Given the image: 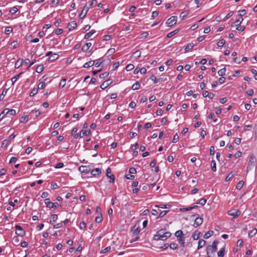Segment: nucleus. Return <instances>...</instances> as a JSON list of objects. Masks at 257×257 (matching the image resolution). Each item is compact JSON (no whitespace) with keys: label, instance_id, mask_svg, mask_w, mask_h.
Wrapping results in <instances>:
<instances>
[{"label":"nucleus","instance_id":"f257e3e1","mask_svg":"<svg viewBox=\"0 0 257 257\" xmlns=\"http://www.w3.org/2000/svg\"><path fill=\"white\" fill-rule=\"evenodd\" d=\"M171 235V233L168 231H165V229H161L157 231V234L154 236L156 240H166Z\"/></svg>","mask_w":257,"mask_h":257},{"label":"nucleus","instance_id":"f03ea898","mask_svg":"<svg viewBox=\"0 0 257 257\" xmlns=\"http://www.w3.org/2000/svg\"><path fill=\"white\" fill-rule=\"evenodd\" d=\"M219 241L215 240L213 242L212 245H209L207 246V257H214L215 256V252L217 249V245Z\"/></svg>","mask_w":257,"mask_h":257},{"label":"nucleus","instance_id":"7ed1b4c3","mask_svg":"<svg viewBox=\"0 0 257 257\" xmlns=\"http://www.w3.org/2000/svg\"><path fill=\"white\" fill-rule=\"evenodd\" d=\"M257 160L255 156L253 154L251 155L247 164L246 172H248L249 170H251L255 166Z\"/></svg>","mask_w":257,"mask_h":257},{"label":"nucleus","instance_id":"20e7f679","mask_svg":"<svg viewBox=\"0 0 257 257\" xmlns=\"http://www.w3.org/2000/svg\"><path fill=\"white\" fill-rule=\"evenodd\" d=\"M241 214V211L237 209H232L228 211V214L232 216L234 218L238 217Z\"/></svg>","mask_w":257,"mask_h":257},{"label":"nucleus","instance_id":"39448f33","mask_svg":"<svg viewBox=\"0 0 257 257\" xmlns=\"http://www.w3.org/2000/svg\"><path fill=\"white\" fill-rule=\"evenodd\" d=\"M23 62L25 63V65H27L28 64L29 62H30V60L27 58L25 59V60L24 61L22 58H19L15 64V68L18 69L20 68L23 64Z\"/></svg>","mask_w":257,"mask_h":257},{"label":"nucleus","instance_id":"423d86ee","mask_svg":"<svg viewBox=\"0 0 257 257\" xmlns=\"http://www.w3.org/2000/svg\"><path fill=\"white\" fill-rule=\"evenodd\" d=\"M177 21V17L176 16H172L167 20L166 23L168 27H171L176 24Z\"/></svg>","mask_w":257,"mask_h":257},{"label":"nucleus","instance_id":"0eeeda50","mask_svg":"<svg viewBox=\"0 0 257 257\" xmlns=\"http://www.w3.org/2000/svg\"><path fill=\"white\" fill-rule=\"evenodd\" d=\"M16 228V234L21 237H23L25 234V231L22 228V227L19 225H17L15 226Z\"/></svg>","mask_w":257,"mask_h":257},{"label":"nucleus","instance_id":"6e6552de","mask_svg":"<svg viewBox=\"0 0 257 257\" xmlns=\"http://www.w3.org/2000/svg\"><path fill=\"white\" fill-rule=\"evenodd\" d=\"M3 114H4V115H7L8 114H10L11 115H14L16 114V112L15 109H9L8 108H6L0 114V117L1 116V115Z\"/></svg>","mask_w":257,"mask_h":257},{"label":"nucleus","instance_id":"1a4fd4ad","mask_svg":"<svg viewBox=\"0 0 257 257\" xmlns=\"http://www.w3.org/2000/svg\"><path fill=\"white\" fill-rule=\"evenodd\" d=\"M79 171L81 173L85 174L88 173L90 171V169L89 167L86 166H81L79 167Z\"/></svg>","mask_w":257,"mask_h":257},{"label":"nucleus","instance_id":"9d476101","mask_svg":"<svg viewBox=\"0 0 257 257\" xmlns=\"http://www.w3.org/2000/svg\"><path fill=\"white\" fill-rule=\"evenodd\" d=\"M198 216L195 218L194 223V226L195 227H197L198 226L200 225L202 222H203V219L199 216V215H197Z\"/></svg>","mask_w":257,"mask_h":257},{"label":"nucleus","instance_id":"9b49d317","mask_svg":"<svg viewBox=\"0 0 257 257\" xmlns=\"http://www.w3.org/2000/svg\"><path fill=\"white\" fill-rule=\"evenodd\" d=\"M77 27V23L75 21H72L68 23L67 27L69 31L74 30Z\"/></svg>","mask_w":257,"mask_h":257},{"label":"nucleus","instance_id":"f8f14e48","mask_svg":"<svg viewBox=\"0 0 257 257\" xmlns=\"http://www.w3.org/2000/svg\"><path fill=\"white\" fill-rule=\"evenodd\" d=\"M101 172L100 169L95 168L91 171V174L93 177H96L99 175Z\"/></svg>","mask_w":257,"mask_h":257},{"label":"nucleus","instance_id":"ddd939ff","mask_svg":"<svg viewBox=\"0 0 257 257\" xmlns=\"http://www.w3.org/2000/svg\"><path fill=\"white\" fill-rule=\"evenodd\" d=\"M112 82V80L111 79H108L105 82H104L102 84L100 85V88L102 89H105L108 86V85Z\"/></svg>","mask_w":257,"mask_h":257},{"label":"nucleus","instance_id":"4468645a","mask_svg":"<svg viewBox=\"0 0 257 257\" xmlns=\"http://www.w3.org/2000/svg\"><path fill=\"white\" fill-rule=\"evenodd\" d=\"M91 134L90 130H82L81 131L79 136L80 138H82L84 136H89Z\"/></svg>","mask_w":257,"mask_h":257},{"label":"nucleus","instance_id":"2eb2a0df","mask_svg":"<svg viewBox=\"0 0 257 257\" xmlns=\"http://www.w3.org/2000/svg\"><path fill=\"white\" fill-rule=\"evenodd\" d=\"M59 58V55L56 54V53H54V54H52L49 58L48 59V60L50 61V62H53L55 60L58 59Z\"/></svg>","mask_w":257,"mask_h":257},{"label":"nucleus","instance_id":"dca6fc26","mask_svg":"<svg viewBox=\"0 0 257 257\" xmlns=\"http://www.w3.org/2000/svg\"><path fill=\"white\" fill-rule=\"evenodd\" d=\"M92 44L91 43H86L85 44L83 45L81 48V50L83 52H86L89 48L91 46Z\"/></svg>","mask_w":257,"mask_h":257},{"label":"nucleus","instance_id":"f3484780","mask_svg":"<svg viewBox=\"0 0 257 257\" xmlns=\"http://www.w3.org/2000/svg\"><path fill=\"white\" fill-rule=\"evenodd\" d=\"M89 8L86 7V6L83 8L82 11H81V13L80 15V17H81L83 14V16L82 17H81V18H83L87 14L88 11V10H89Z\"/></svg>","mask_w":257,"mask_h":257},{"label":"nucleus","instance_id":"a211bd4d","mask_svg":"<svg viewBox=\"0 0 257 257\" xmlns=\"http://www.w3.org/2000/svg\"><path fill=\"white\" fill-rule=\"evenodd\" d=\"M201 232L198 230H196L192 235V237L194 240H197L200 237Z\"/></svg>","mask_w":257,"mask_h":257},{"label":"nucleus","instance_id":"6ab92c4d","mask_svg":"<svg viewBox=\"0 0 257 257\" xmlns=\"http://www.w3.org/2000/svg\"><path fill=\"white\" fill-rule=\"evenodd\" d=\"M96 32V31L94 30H92L89 32L86 33L84 37V39H88L91 36Z\"/></svg>","mask_w":257,"mask_h":257},{"label":"nucleus","instance_id":"aec40b11","mask_svg":"<svg viewBox=\"0 0 257 257\" xmlns=\"http://www.w3.org/2000/svg\"><path fill=\"white\" fill-rule=\"evenodd\" d=\"M206 241L204 239H200L198 241L197 249H199L205 245Z\"/></svg>","mask_w":257,"mask_h":257},{"label":"nucleus","instance_id":"412c9836","mask_svg":"<svg viewBox=\"0 0 257 257\" xmlns=\"http://www.w3.org/2000/svg\"><path fill=\"white\" fill-rule=\"evenodd\" d=\"M94 65V61L93 60H90L88 61V62H86L83 65L84 68H88L90 67H91Z\"/></svg>","mask_w":257,"mask_h":257},{"label":"nucleus","instance_id":"4be33fe9","mask_svg":"<svg viewBox=\"0 0 257 257\" xmlns=\"http://www.w3.org/2000/svg\"><path fill=\"white\" fill-rule=\"evenodd\" d=\"M96 62H94L95 66L96 67H99L103 62L104 61V60L102 58H100L96 60Z\"/></svg>","mask_w":257,"mask_h":257},{"label":"nucleus","instance_id":"5701e85b","mask_svg":"<svg viewBox=\"0 0 257 257\" xmlns=\"http://www.w3.org/2000/svg\"><path fill=\"white\" fill-rule=\"evenodd\" d=\"M194 46V44L193 43H190L187 45L185 48V52L186 53L190 51Z\"/></svg>","mask_w":257,"mask_h":257},{"label":"nucleus","instance_id":"b1692460","mask_svg":"<svg viewBox=\"0 0 257 257\" xmlns=\"http://www.w3.org/2000/svg\"><path fill=\"white\" fill-rule=\"evenodd\" d=\"M213 231L209 230L207 232H206L203 236V238L205 239H207L209 237L211 236L213 234Z\"/></svg>","mask_w":257,"mask_h":257},{"label":"nucleus","instance_id":"393cba45","mask_svg":"<svg viewBox=\"0 0 257 257\" xmlns=\"http://www.w3.org/2000/svg\"><path fill=\"white\" fill-rule=\"evenodd\" d=\"M225 254V248L222 247L217 253L218 257H223Z\"/></svg>","mask_w":257,"mask_h":257},{"label":"nucleus","instance_id":"a878e982","mask_svg":"<svg viewBox=\"0 0 257 257\" xmlns=\"http://www.w3.org/2000/svg\"><path fill=\"white\" fill-rule=\"evenodd\" d=\"M256 233L257 229L256 228H253L248 233V237L251 238L254 236Z\"/></svg>","mask_w":257,"mask_h":257},{"label":"nucleus","instance_id":"bb28decb","mask_svg":"<svg viewBox=\"0 0 257 257\" xmlns=\"http://www.w3.org/2000/svg\"><path fill=\"white\" fill-rule=\"evenodd\" d=\"M175 236L177 237L178 239L180 237H183V231L181 230H179L177 231L175 233Z\"/></svg>","mask_w":257,"mask_h":257},{"label":"nucleus","instance_id":"cd10ccee","mask_svg":"<svg viewBox=\"0 0 257 257\" xmlns=\"http://www.w3.org/2000/svg\"><path fill=\"white\" fill-rule=\"evenodd\" d=\"M23 72H20L19 74L15 76L14 77H13L12 79H11V80H12V84H14V83L19 79V78L20 77V75L23 74Z\"/></svg>","mask_w":257,"mask_h":257},{"label":"nucleus","instance_id":"c85d7f7f","mask_svg":"<svg viewBox=\"0 0 257 257\" xmlns=\"http://www.w3.org/2000/svg\"><path fill=\"white\" fill-rule=\"evenodd\" d=\"M45 203L46 204V206L48 208H52L51 206L52 205V202L50 201V200L49 198H46L45 199Z\"/></svg>","mask_w":257,"mask_h":257},{"label":"nucleus","instance_id":"c756f323","mask_svg":"<svg viewBox=\"0 0 257 257\" xmlns=\"http://www.w3.org/2000/svg\"><path fill=\"white\" fill-rule=\"evenodd\" d=\"M140 84L138 81L136 82L132 86V89L134 90H138L139 89Z\"/></svg>","mask_w":257,"mask_h":257},{"label":"nucleus","instance_id":"7c9ffc66","mask_svg":"<svg viewBox=\"0 0 257 257\" xmlns=\"http://www.w3.org/2000/svg\"><path fill=\"white\" fill-rule=\"evenodd\" d=\"M57 219H58V215L57 214H53L50 218V223L55 222L56 221Z\"/></svg>","mask_w":257,"mask_h":257},{"label":"nucleus","instance_id":"2f4dec72","mask_svg":"<svg viewBox=\"0 0 257 257\" xmlns=\"http://www.w3.org/2000/svg\"><path fill=\"white\" fill-rule=\"evenodd\" d=\"M43 69H44L43 65L42 64L39 65L37 67V68L36 69V71L37 73H40L43 71Z\"/></svg>","mask_w":257,"mask_h":257},{"label":"nucleus","instance_id":"473e14b6","mask_svg":"<svg viewBox=\"0 0 257 257\" xmlns=\"http://www.w3.org/2000/svg\"><path fill=\"white\" fill-rule=\"evenodd\" d=\"M29 119L28 115L23 116L20 119V122L22 123H26Z\"/></svg>","mask_w":257,"mask_h":257},{"label":"nucleus","instance_id":"72a5a7b5","mask_svg":"<svg viewBox=\"0 0 257 257\" xmlns=\"http://www.w3.org/2000/svg\"><path fill=\"white\" fill-rule=\"evenodd\" d=\"M102 220V215L101 213H100V215H98L95 219V221L96 223H100Z\"/></svg>","mask_w":257,"mask_h":257},{"label":"nucleus","instance_id":"f704fd0d","mask_svg":"<svg viewBox=\"0 0 257 257\" xmlns=\"http://www.w3.org/2000/svg\"><path fill=\"white\" fill-rule=\"evenodd\" d=\"M179 32V30L177 29L171 32L170 33H168L167 34V38H171L174 35H175L176 34H177Z\"/></svg>","mask_w":257,"mask_h":257},{"label":"nucleus","instance_id":"c9c22d12","mask_svg":"<svg viewBox=\"0 0 257 257\" xmlns=\"http://www.w3.org/2000/svg\"><path fill=\"white\" fill-rule=\"evenodd\" d=\"M211 169L213 172L216 171V163L214 160H212L211 162Z\"/></svg>","mask_w":257,"mask_h":257},{"label":"nucleus","instance_id":"e433bc0d","mask_svg":"<svg viewBox=\"0 0 257 257\" xmlns=\"http://www.w3.org/2000/svg\"><path fill=\"white\" fill-rule=\"evenodd\" d=\"M226 69L223 68L218 71V74L220 76H223L225 74Z\"/></svg>","mask_w":257,"mask_h":257},{"label":"nucleus","instance_id":"4c0bfd02","mask_svg":"<svg viewBox=\"0 0 257 257\" xmlns=\"http://www.w3.org/2000/svg\"><path fill=\"white\" fill-rule=\"evenodd\" d=\"M244 182L243 181H239L236 186V188L238 190L241 189L243 186Z\"/></svg>","mask_w":257,"mask_h":257},{"label":"nucleus","instance_id":"58836bf2","mask_svg":"<svg viewBox=\"0 0 257 257\" xmlns=\"http://www.w3.org/2000/svg\"><path fill=\"white\" fill-rule=\"evenodd\" d=\"M178 240L179 243L181 244V246L183 247H185V237H180L178 239Z\"/></svg>","mask_w":257,"mask_h":257},{"label":"nucleus","instance_id":"ea45409f","mask_svg":"<svg viewBox=\"0 0 257 257\" xmlns=\"http://www.w3.org/2000/svg\"><path fill=\"white\" fill-rule=\"evenodd\" d=\"M38 88H34L31 91V92L30 94V96L31 97L34 96L35 94H36L38 93Z\"/></svg>","mask_w":257,"mask_h":257},{"label":"nucleus","instance_id":"a19ab883","mask_svg":"<svg viewBox=\"0 0 257 257\" xmlns=\"http://www.w3.org/2000/svg\"><path fill=\"white\" fill-rule=\"evenodd\" d=\"M66 79L65 78L62 79L59 83V86L64 87L66 85Z\"/></svg>","mask_w":257,"mask_h":257},{"label":"nucleus","instance_id":"79ce46f5","mask_svg":"<svg viewBox=\"0 0 257 257\" xmlns=\"http://www.w3.org/2000/svg\"><path fill=\"white\" fill-rule=\"evenodd\" d=\"M8 91V89H5L3 90L1 95H0V100H2L4 99V96L6 95Z\"/></svg>","mask_w":257,"mask_h":257},{"label":"nucleus","instance_id":"37998d69","mask_svg":"<svg viewBox=\"0 0 257 257\" xmlns=\"http://www.w3.org/2000/svg\"><path fill=\"white\" fill-rule=\"evenodd\" d=\"M169 247L172 249H176L178 247V244L175 242H172L169 245Z\"/></svg>","mask_w":257,"mask_h":257},{"label":"nucleus","instance_id":"c03bdc74","mask_svg":"<svg viewBox=\"0 0 257 257\" xmlns=\"http://www.w3.org/2000/svg\"><path fill=\"white\" fill-rule=\"evenodd\" d=\"M169 212V210H164L163 211H161L159 215L158 218H162L164 217L167 213H168Z\"/></svg>","mask_w":257,"mask_h":257},{"label":"nucleus","instance_id":"a18cd8bd","mask_svg":"<svg viewBox=\"0 0 257 257\" xmlns=\"http://www.w3.org/2000/svg\"><path fill=\"white\" fill-rule=\"evenodd\" d=\"M13 31V28L11 27H7L5 29V33L6 34H9Z\"/></svg>","mask_w":257,"mask_h":257},{"label":"nucleus","instance_id":"49530a36","mask_svg":"<svg viewBox=\"0 0 257 257\" xmlns=\"http://www.w3.org/2000/svg\"><path fill=\"white\" fill-rule=\"evenodd\" d=\"M233 15V12L231 11V12H230L229 13H228L226 16H225V17L223 19V21H225L226 20H227V19H228L229 18H230L232 15Z\"/></svg>","mask_w":257,"mask_h":257},{"label":"nucleus","instance_id":"de8ad7c7","mask_svg":"<svg viewBox=\"0 0 257 257\" xmlns=\"http://www.w3.org/2000/svg\"><path fill=\"white\" fill-rule=\"evenodd\" d=\"M242 21H243V18L242 17H240V18L237 19L234 22L235 26L240 25Z\"/></svg>","mask_w":257,"mask_h":257},{"label":"nucleus","instance_id":"09e8293b","mask_svg":"<svg viewBox=\"0 0 257 257\" xmlns=\"http://www.w3.org/2000/svg\"><path fill=\"white\" fill-rule=\"evenodd\" d=\"M18 11V9L17 7H14L12 8L10 10V13H11L12 14H14L16 12H17Z\"/></svg>","mask_w":257,"mask_h":257},{"label":"nucleus","instance_id":"8fccbe9b","mask_svg":"<svg viewBox=\"0 0 257 257\" xmlns=\"http://www.w3.org/2000/svg\"><path fill=\"white\" fill-rule=\"evenodd\" d=\"M170 205L168 204H162L159 205H156V207L161 208H168L170 207Z\"/></svg>","mask_w":257,"mask_h":257},{"label":"nucleus","instance_id":"3c124183","mask_svg":"<svg viewBox=\"0 0 257 257\" xmlns=\"http://www.w3.org/2000/svg\"><path fill=\"white\" fill-rule=\"evenodd\" d=\"M225 44V40L223 39L220 40L217 45L218 47H222Z\"/></svg>","mask_w":257,"mask_h":257},{"label":"nucleus","instance_id":"603ef678","mask_svg":"<svg viewBox=\"0 0 257 257\" xmlns=\"http://www.w3.org/2000/svg\"><path fill=\"white\" fill-rule=\"evenodd\" d=\"M134 68V65L132 64H128L126 67H125V69L126 70L128 71H131L132 70V69H133Z\"/></svg>","mask_w":257,"mask_h":257},{"label":"nucleus","instance_id":"864d4df0","mask_svg":"<svg viewBox=\"0 0 257 257\" xmlns=\"http://www.w3.org/2000/svg\"><path fill=\"white\" fill-rule=\"evenodd\" d=\"M179 136L177 134H176L174 136V137H173V139L172 140V142L173 143H176L179 141Z\"/></svg>","mask_w":257,"mask_h":257},{"label":"nucleus","instance_id":"5fc2aeb1","mask_svg":"<svg viewBox=\"0 0 257 257\" xmlns=\"http://www.w3.org/2000/svg\"><path fill=\"white\" fill-rule=\"evenodd\" d=\"M97 1L96 0H92L90 2L89 7L88 8H93L96 5Z\"/></svg>","mask_w":257,"mask_h":257},{"label":"nucleus","instance_id":"6e6d98bb","mask_svg":"<svg viewBox=\"0 0 257 257\" xmlns=\"http://www.w3.org/2000/svg\"><path fill=\"white\" fill-rule=\"evenodd\" d=\"M18 44L17 41H14L11 43L10 45L12 48L15 49L17 47Z\"/></svg>","mask_w":257,"mask_h":257},{"label":"nucleus","instance_id":"4d7b16f0","mask_svg":"<svg viewBox=\"0 0 257 257\" xmlns=\"http://www.w3.org/2000/svg\"><path fill=\"white\" fill-rule=\"evenodd\" d=\"M108 74H109V73L107 72H103V73H101V74H100L99 78L104 79L105 77H106L108 75Z\"/></svg>","mask_w":257,"mask_h":257},{"label":"nucleus","instance_id":"13d9d810","mask_svg":"<svg viewBox=\"0 0 257 257\" xmlns=\"http://www.w3.org/2000/svg\"><path fill=\"white\" fill-rule=\"evenodd\" d=\"M233 177V174L232 172H230L228 174L227 176L225 178V181L227 182L230 180V179Z\"/></svg>","mask_w":257,"mask_h":257},{"label":"nucleus","instance_id":"bf43d9fd","mask_svg":"<svg viewBox=\"0 0 257 257\" xmlns=\"http://www.w3.org/2000/svg\"><path fill=\"white\" fill-rule=\"evenodd\" d=\"M150 79L153 81L154 83L156 84L158 82V79H157L156 76L155 75H152L150 77Z\"/></svg>","mask_w":257,"mask_h":257},{"label":"nucleus","instance_id":"052dcab7","mask_svg":"<svg viewBox=\"0 0 257 257\" xmlns=\"http://www.w3.org/2000/svg\"><path fill=\"white\" fill-rule=\"evenodd\" d=\"M110 249H111V247L110 246H108L105 247L102 251H101V253H105L108 252L109 251H110Z\"/></svg>","mask_w":257,"mask_h":257},{"label":"nucleus","instance_id":"680f3d73","mask_svg":"<svg viewBox=\"0 0 257 257\" xmlns=\"http://www.w3.org/2000/svg\"><path fill=\"white\" fill-rule=\"evenodd\" d=\"M206 202V200L205 198H201L199 200V202L198 204H199L201 205H204Z\"/></svg>","mask_w":257,"mask_h":257},{"label":"nucleus","instance_id":"e2e57ef3","mask_svg":"<svg viewBox=\"0 0 257 257\" xmlns=\"http://www.w3.org/2000/svg\"><path fill=\"white\" fill-rule=\"evenodd\" d=\"M129 173L131 174H134L137 173V170H136V168H135L134 167H132V168H130V169H129Z\"/></svg>","mask_w":257,"mask_h":257},{"label":"nucleus","instance_id":"0e129e2a","mask_svg":"<svg viewBox=\"0 0 257 257\" xmlns=\"http://www.w3.org/2000/svg\"><path fill=\"white\" fill-rule=\"evenodd\" d=\"M46 86V84L45 82H41L38 85V88L39 89H44Z\"/></svg>","mask_w":257,"mask_h":257},{"label":"nucleus","instance_id":"69168bd1","mask_svg":"<svg viewBox=\"0 0 257 257\" xmlns=\"http://www.w3.org/2000/svg\"><path fill=\"white\" fill-rule=\"evenodd\" d=\"M168 247H169V244L168 243H165L163 246H161L160 248L162 250H165L167 248H168Z\"/></svg>","mask_w":257,"mask_h":257},{"label":"nucleus","instance_id":"338daca9","mask_svg":"<svg viewBox=\"0 0 257 257\" xmlns=\"http://www.w3.org/2000/svg\"><path fill=\"white\" fill-rule=\"evenodd\" d=\"M79 227L80 229H84L86 227V223L84 221H82L80 223Z\"/></svg>","mask_w":257,"mask_h":257},{"label":"nucleus","instance_id":"774afa93","mask_svg":"<svg viewBox=\"0 0 257 257\" xmlns=\"http://www.w3.org/2000/svg\"><path fill=\"white\" fill-rule=\"evenodd\" d=\"M251 73L254 75V78L255 80H257V71L255 69H251Z\"/></svg>","mask_w":257,"mask_h":257}]
</instances>
